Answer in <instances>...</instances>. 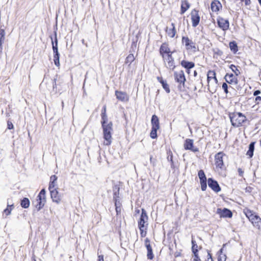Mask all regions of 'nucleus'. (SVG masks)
<instances>
[{
    "instance_id": "nucleus-1",
    "label": "nucleus",
    "mask_w": 261,
    "mask_h": 261,
    "mask_svg": "<svg viewBox=\"0 0 261 261\" xmlns=\"http://www.w3.org/2000/svg\"><path fill=\"white\" fill-rule=\"evenodd\" d=\"M103 129V142L106 145H110L112 141V133L113 131L112 123L108 121L101 122Z\"/></svg>"
},
{
    "instance_id": "nucleus-2",
    "label": "nucleus",
    "mask_w": 261,
    "mask_h": 261,
    "mask_svg": "<svg viewBox=\"0 0 261 261\" xmlns=\"http://www.w3.org/2000/svg\"><path fill=\"white\" fill-rule=\"evenodd\" d=\"M148 216L145 211L142 210V213L138 221V227L140 231V235L142 238L146 236L148 226Z\"/></svg>"
},
{
    "instance_id": "nucleus-3",
    "label": "nucleus",
    "mask_w": 261,
    "mask_h": 261,
    "mask_svg": "<svg viewBox=\"0 0 261 261\" xmlns=\"http://www.w3.org/2000/svg\"><path fill=\"white\" fill-rule=\"evenodd\" d=\"M229 118L232 125L239 127L246 121V117L241 113H233L229 115Z\"/></svg>"
},
{
    "instance_id": "nucleus-4",
    "label": "nucleus",
    "mask_w": 261,
    "mask_h": 261,
    "mask_svg": "<svg viewBox=\"0 0 261 261\" xmlns=\"http://www.w3.org/2000/svg\"><path fill=\"white\" fill-rule=\"evenodd\" d=\"M207 76L208 89L211 92H215L218 82L216 77L215 72L213 70H210L207 72Z\"/></svg>"
},
{
    "instance_id": "nucleus-5",
    "label": "nucleus",
    "mask_w": 261,
    "mask_h": 261,
    "mask_svg": "<svg viewBox=\"0 0 261 261\" xmlns=\"http://www.w3.org/2000/svg\"><path fill=\"white\" fill-rule=\"evenodd\" d=\"M246 216L252 223L254 227L258 229L261 228V218L259 216L253 214L250 211H247Z\"/></svg>"
},
{
    "instance_id": "nucleus-6",
    "label": "nucleus",
    "mask_w": 261,
    "mask_h": 261,
    "mask_svg": "<svg viewBox=\"0 0 261 261\" xmlns=\"http://www.w3.org/2000/svg\"><path fill=\"white\" fill-rule=\"evenodd\" d=\"M46 191L44 189H43L40 192L39 195L37 197V201L38 203L36 205L37 211H40L46 202Z\"/></svg>"
},
{
    "instance_id": "nucleus-7",
    "label": "nucleus",
    "mask_w": 261,
    "mask_h": 261,
    "mask_svg": "<svg viewBox=\"0 0 261 261\" xmlns=\"http://www.w3.org/2000/svg\"><path fill=\"white\" fill-rule=\"evenodd\" d=\"M166 67L170 69L173 70L175 67L174 61L171 54L163 55V57Z\"/></svg>"
},
{
    "instance_id": "nucleus-8",
    "label": "nucleus",
    "mask_w": 261,
    "mask_h": 261,
    "mask_svg": "<svg viewBox=\"0 0 261 261\" xmlns=\"http://www.w3.org/2000/svg\"><path fill=\"white\" fill-rule=\"evenodd\" d=\"M174 75L176 82L179 84V87H180L182 85V87H184L186 80L184 71L182 70H180L178 72H175Z\"/></svg>"
},
{
    "instance_id": "nucleus-9",
    "label": "nucleus",
    "mask_w": 261,
    "mask_h": 261,
    "mask_svg": "<svg viewBox=\"0 0 261 261\" xmlns=\"http://www.w3.org/2000/svg\"><path fill=\"white\" fill-rule=\"evenodd\" d=\"M182 42L185 44L187 50H192L194 51L196 50L195 43L187 37H182Z\"/></svg>"
},
{
    "instance_id": "nucleus-10",
    "label": "nucleus",
    "mask_w": 261,
    "mask_h": 261,
    "mask_svg": "<svg viewBox=\"0 0 261 261\" xmlns=\"http://www.w3.org/2000/svg\"><path fill=\"white\" fill-rule=\"evenodd\" d=\"M191 15L192 26L193 27H196L198 25L200 19V16L198 14V11L195 9L192 10L191 13Z\"/></svg>"
},
{
    "instance_id": "nucleus-11",
    "label": "nucleus",
    "mask_w": 261,
    "mask_h": 261,
    "mask_svg": "<svg viewBox=\"0 0 261 261\" xmlns=\"http://www.w3.org/2000/svg\"><path fill=\"white\" fill-rule=\"evenodd\" d=\"M217 23L218 26L223 31L228 30L229 27V23L227 19H225L222 17H219L217 18Z\"/></svg>"
},
{
    "instance_id": "nucleus-12",
    "label": "nucleus",
    "mask_w": 261,
    "mask_h": 261,
    "mask_svg": "<svg viewBox=\"0 0 261 261\" xmlns=\"http://www.w3.org/2000/svg\"><path fill=\"white\" fill-rule=\"evenodd\" d=\"M216 213L217 214L219 215L221 218H231L232 216L231 212L229 210L226 208H224L223 209L218 208L217 210Z\"/></svg>"
},
{
    "instance_id": "nucleus-13",
    "label": "nucleus",
    "mask_w": 261,
    "mask_h": 261,
    "mask_svg": "<svg viewBox=\"0 0 261 261\" xmlns=\"http://www.w3.org/2000/svg\"><path fill=\"white\" fill-rule=\"evenodd\" d=\"M184 148L186 150H191L193 152L198 151V149L194 147L193 146V140L190 139H187L184 143Z\"/></svg>"
},
{
    "instance_id": "nucleus-14",
    "label": "nucleus",
    "mask_w": 261,
    "mask_h": 261,
    "mask_svg": "<svg viewBox=\"0 0 261 261\" xmlns=\"http://www.w3.org/2000/svg\"><path fill=\"white\" fill-rule=\"evenodd\" d=\"M224 155V154L222 152H220L215 155V165L217 167L221 168L223 166V157Z\"/></svg>"
},
{
    "instance_id": "nucleus-15",
    "label": "nucleus",
    "mask_w": 261,
    "mask_h": 261,
    "mask_svg": "<svg viewBox=\"0 0 261 261\" xmlns=\"http://www.w3.org/2000/svg\"><path fill=\"white\" fill-rule=\"evenodd\" d=\"M208 186L215 192L218 193L221 191V188L217 181L213 180L212 178H208L207 180Z\"/></svg>"
},
{
    "instance_id": "nucleus-16",
    "label": "nucleus",
    "mask_w": 261,
    "mask_h": 261,
    "mask_svg": "<svg viewBox=\"0 0 261 261\" xmlns=\"http://www.w3.org/2000/svg\"><path fill=\"white\" fill-rule=\"evenodd\" d=\"M145 246L147 250V257L149 259H152L153 257L152 247L150 244V240L148 238H146L145 240Z\"/></svg>"
},
{
    "instance_id": "nucleus-17",
    "label": "nucleus",
    "mask_w": 261,
    "mask_h": 261,
    "mask_svg": "<svg viewBox=\"0 0 261 261\" xmlns=\"http://www.w3.org/2000/svg\"><path fill=\"white\" fill-rule=\"evenodd\" d=\"M115 95L117 99L120 101L125 102L129 100L128 95L124 92L116 90L115 91Z\"/></svg>"
},
{
    "instance_id": "nucleus-18",
    "label": "nucleus",
    "mask_w": 261,
    "mask_h": 261,
    "mask_svg": "<svg viewBox=\"0 0 261 261\" xmlns=\"http://www.w3.org/2000/svg\"><path fill=\"white\" fill-rule=\"evenodd\" d=\"M51 198L53 202L57 203H59L61 201V198L60 195L59 194V192L57 190H54L50 191Z\"/></svg>"
},
{
    "instance_id": "nucleus-19",
    "label": "nucleus",
    "mask_w": 261,
    "mask_h": 261,
    "mask_svg": "<svg viewBox=\"0 0 261 261\" xmlns=\"http://www.w3.org/2000/svg\"><path fill=\"white\" fill-rule=\"evenodd\" d=\"M224 79L225 81L228 83L234 84H237L238 83V80L236 77V75H234L232 73H227L225 75Z\"/></svg>"
},
{
    "instance_id": "nucleus-20",
    "label": "nucleus",
    "mask_w": 261,
    "mask_h": 261,
    "mask_svg": "<svg viewBox=\"0 0 261 261\" xmlns=\"http://www.w3.org/2000/svg\"><path fill=\"white\" fill-rule=\"evenodd\" d=\"M160 53L162 57L163 55L171 54L168 45L166 43H163L161 45L160 49Z\"/></svg>"
},
{
    "instance_id": "nucleus-21",
    "label": "nucleus",
    "mask_w": 261,
    "mask_h": 261,
    "mask_svg": "<svg viewBox=\"0 0 261 261\" xmlns=\"http://www.w3.org/2000/svg\"><path fill=\"white\" fill-rule=\"evenodd\" d=\"M151 126L152 128H160L159 120L157 116L153 115L151 118Z\"/></svg>"
},
{
    "instance_id": "nucleus-22",
    "label": "nucleus",
    "mask_w": 261,
    "mask_h": 261,
    "mask_svg": "<svg viewBox=\"0 0 261 261\" xmlns=\"http://www.w3.org/2000/svg\"><path fill=\"white\" fill-rule=\"evenodd\" d=\"M221 7V4L219 1H214L211 4V9L213 12H218Z\"/></svg>"
},
{
    "instance_id": "nucleus-23",
    "label": "nucleus",
    "mask_w": 261,
    "mask_h": 261,
    "mask_svg": "<svg viewBox=\"0 0 261 261\" xmlns=\"http://www.w3.org/2000/svg\"><path fill=\"white\" fill-rule=\"evenodd\" d=\"M172 28L168 29V28L166 29V32L168 34V35L171 37L173 38L176 34V30L175 28V24L174 23H171Z\"/></svg>"
},
{
    "instance_id": "nucleus-24",
    "label": "nucleus",
    "mask_w": 261,
    "mask_h": 261,
    "mask_svg": "<svg viewBox=\"0 0 261 261\" xmlns=\"http://www.w3.org/2000/svg\"><path fill=\"white\" fill-rule=\"evenodd\" d=\"M181 65L184 68L190 69L194 67L195 64L192 62H189L185 60H183L181 62Z\"/></svg>"
},
{
    "instance_id": "nucleus-25",
    "label": "nucleus",
    "mask_w": 261,
    "mask_h": 261,
    "mask_svg": "<svg viewBox=\"0 0 261 261\" xmlns=\"http://www.w3.org/2000/svg\"><path fill=\"white\" fill-rule=\"evenodd\" d=\"M157 79L159 82L162 84L163 88L165 90L167 93H169L170 92V89L167 83L165 82L162 77H158Z\"/></svg>"
},
{
    "instance_id": "nucleus-26",
    "label": "nucleus",
    "mask_w": 261,
    "mask_h": 261,
    "mask_svg": "<svg viewBox=\"0 0 261 261\" xmlns=\"http://www.w3.org/2000/svg\"><path fill=\"white\" fill-rule=\"evenodd\" d=\"M254 149V143L252 142L249 145V149L246 153V155L249 158H252L253 155V151Z\"/></svg>"
},
{
    "instance_id": "nucleus-27",
    "label": "nucleus",
    "mask_w": 261,
    "mask_h": 261,
    "mask_svg": "<svg viewBox=\"0 0 261 261\" xmlns=\"http://www.w3.org/2000/svg\"><path fill=\"white\" fill-rule=\"evenodd\" d=\"M190 7L189 4L187 1L182 2L181 5V14H184Z\"/></svg>"
},
{
    "instance_id": "nucleus-28",
    "label": "nucleus",
    "mask_w": 261,
    "mask_h": 261,
    "mask_svg": "<svg viewBox=\"0 0 261 261\" xmlns=\"http://www.w3.org/2000/svg\"><path fill=\"white\" fill-rule=\"evenodd\" d=\"M226 244L223 245L222 248L219 251V255L218 257V261H226V256L225 254L223 253V248L225 246Z\"/></svg>"
},
{
    "instance_id": "nucleus-29",
    "label": "nucleus",
    "mask_w": 261,
    "mask_h": 261,
    "mask_svg": "<svg viewBox=\"0 0 261 261\" xmlns=\"http://www.w3.org/2000/svg\"><path fill=\"white\" fill-rule=\"evenodd\" d=\"M51 40L53 39L51 38ZM52 46H53V50L54 54H59L58 50V40L57 37H56L55 42L52 40Z\"/></svg>"
},
{
    "instance_id": "nucleus-30",
    "label": "nucleus",
    "mask_w": 261,
    "mask_h": 261,
    "mask_svg": "<svg viewBox=\"0 0 261 261\" xmlns=\"http://www.w3.org/2000/svg\"><path fill=\"white\" fill-rule=\"evenodd\" d=\"M21 205L23 208H28L30 205V201L28 198H24L21 201Z\"/></svg>"
},
{
    "instance_id": "nucleus-31",
    "label": "nucleus",
    "mask_w": 261,
    "mask_h": 261,
    "mask_svg": "<svg viewBox=\"0 0 261 261\" xmlns=\"http://www.w3.org/2000/svg\"><path fill=\"white\" fill-rule=\"evenodd\" d=\"M229 47L231 51L233 53H236L238 51V46L237 43L233 41L229 43Z\"/></svg>"
},
{
    "instance_id": "nucleus-32",
    "label": "nucleus",
    "mask_w": 261,
    "mask_h": 261,
    "mask_svg": "<svg viewBox=\"0 0 261 261\" xmlns=\"http://www.w3.org/2000/svg\"><path fill=\"white\" fill-rule=\"evenodd\" d=\"M135 60L134 56L133 54H129L125 59V63L130 65Z\"/></svg>"
},
{
    "instance_id": "nucleus-33",
    "label": "nucleus",
    "mask_w": 261,
    "mask_h": 261,
    "mask_svg": "<svg viewBox=\"0 0 261 261\" xmlns=\"http://www.w3.org/2000/svg\"><path fill=\"white\" fill-rule=\"evenodd\" d=\"M101 118H102V121L101 122H106L108 121V118L106 114V107L105 106L103 108L102 112L101 113Z\"/></svg>"
},
{
    "instance_id": "nucleus-34",
    "label": "nucleus",
    "mask_w": 261,
    "mask_h": 261,
    "mask_svg": "<svg viewBox=\"0 0 261 261\" xmlns=\"http://www.w3.org/2000/svg\"><path fill=\"white\" fill-rule=\"evenodd\" d=\"M59 56H60L59 54H54V61L55 64L57 67H59L60 66Z\"/></svg>"
},
{
    "instance_id": "nucleus-35",
    "label": "nucleus",
    "mask_w": 261,
    "mask_h": 261,
    "mask_svg": "<svg viewBox=\"0 0 261 261\" xmlns=\"http://www.w3.org/2000/svg\"><path fill=\"white\" fill-rule=\"evenodd\" d=\"M159 129L158 128H151V130L150 134V136L152 139H155L157 137V130Z\"/></svg>"
},
{
    "instance_id": "nucleus-36",
    "label": "nucleus",
    "mask_w": 261,
    "mask_h": 261,
    "mask_svg": "<svg viewBox=\"0 0 261 261\" xmlns=\"http://www.w3.org/2000/svg\"><path fill=\"white\" fill-rule=\"evenodd\" d=\"M198 175L200 179V180H202V179H203V180L206 179L205 173L202 170H200L199 171V172L198 173Z\"/></svg>"
},
{
    "instance_id": "nucleus-37",
    "label": "nucleus",
    "mask_w": 261,
    "mask_h": 261,
    "mask_svg": "<svg viewBox=\"0 0 261 261\" xmlns=\"http://www.w3.org/2000/svg\"><path fill=\"white\" fill-rule=\"evenodd\" d=\"M192 250L193 253H195V252H198V246L196 244V242L193 240H192Z\"/></svg>"
},
{
    "instance_id": "nucleus-38",
    "label": "nucleus",
    "mask_w": 261,
    "mask_h": 261,
    "mask_svg": "<svg viewBox=\"0 0 261 261\" xmlns=\"http://www.w3.org/2000/svg\"><path fill=\"white\" fill-rule=\"evenodd\" d=\"M13 206V204H12V205L8 204V207L4 210V212L5 214H6V215L7 216H8L11 214V212L13 208H12Z\"/></svg>"
},
{
    "instance_id": "nucleus-39",
    "label": "nucleus",
    "mask_w": 261,
    "mask_h": 261,
    "mask_svg": "<svg viewBox=\"0 0 261 261\" xmlns=\"http://www.w3.org/2000/svg\"><path fill=\"white\" fill-rule=\"evenodd\" d=\"M200 185H201V188L202 191H205L207 188V185H206V179L202 180H200Z\"/></svg>"
},
{
    "instance_id": "nucleus-40",
    "label": "nucleus",
    "mask_w": 261,
    "mask_h": 261,
    "mask_svg": "<svg viewBox=\"0 0 261 261\" xmlns=\"http://www.w3.org/2000/svg\"><path fill=\"white\" fill-rule=\"evenodd\" d=\"M230 68L231 70L236 74V75L237 76L240 74V71L238 69L237 67L234 65H231L230 66Z\"/></svg>"
},
{
    "instance_id": "nucleus-41",
    "label": "nucleus",
    "mask_w": 261,
    "mask_h": 261,
    "mask_svg": "<svg viewBox=\"0 0 261 261\" xmlns=\"http://www.w3.org/2000/svg\"><path fill=\"white\" fill-rule=\"evenodd\" d=\"M56 182H54V181H50L48 189L50 191L56 190Z\"/></svg>"
},
{
    "instance_id": "nucleus-42",
    "label": "nucleus",
    "mask_w": 261,
    "mask_h": 261,
    "mask_svg": "<svg viewBox=\"0 0 261 261\" xmlns=\"http://www.w3.org/2000/svg\"><path fill=\"white\" fill-rule=\"evenodd\" d=\"M5 32L4 29L1 28L0 30V40L4 41L5 39Z\"/></svg>"
},
{
    "instance_id": "nucleus-43",
    "label": "nucleus",
    "mask_w": 261,
    "mask_h": 261,
    "mask_svg": "<svg viewBox=\"0 0 261 261\" xmlns=\"http://www.w3.org/2000/svg\"><path fill=\"white\" fill-rule=\"evenodd\" d=\"M222 88L224 90V91L226 94H227L228 93V86L226 83H223Z\"/></svg>"
},
{
    "instance_id": "nucleus-44",
    "label": "nucleus",
    "mask_w": 261,
    "mask_h": 261,
    "mask_svg": "<svg viewBox=\"0 0 261 261\" xmlns=\"http://www.w3.org/2000/svg\"><path fill=\"white\" fill-rule=\"evenodd\" d=\"M115 206H116V211L117 212V214H118V213L120 212L121 208L119 206V203L117 202V201L115 202Z\"/></svg>"
},
{
    "instance_id": "nucleus-45",
    "label": "nucleus",
    "mask_w": 261,
    "mask_h": 261,
    "mask_svg": "<svg viewBox=\"0 0 261 261\" xmlns=\"http://www.w3.org/2000/svg\"><path fill=\"white\" fill-rule=\"evenodd\" d=\"M193 254H194L193 261H200V259L198 255L197 252H195V253H193Z\"/></svg>"
},
{
    "instance_id": "nucleus-46",
    "label": "nucleus",
    "mask_w": 261,
    "mask_h": 261,
    "mask_svg": "<svg viewBox=\"0 0 261 261\" xmlns=\"http://www.w3.org/2000/svg\"><path fill=\"white\" fill-rule=\"evenodd\" d=\"M7 125H8V128L9 129H11L13 128V125L12 124V123L9 121H8L7 122Z\"/></svg>"
},
{
    "instance_id": "nucleus-47",
    "label": "nucleus",
    "mask_w": 261,
    "mask_h": 261,
    "mask_svg": "<svg viewBox=\"0 0 261 261\" xmlns=\"http://www.w3.org/2000/svg\"><path fill=\"white\" fill-rule=\"evenodd\" d=\"M242 1L244 2L245 5L246 6H250L251 5V0H242Z\"/></svg>"
},
{
    "instance_id": "nucleus-48",
    "label": "nucleus",
    "mask_w": 261,
    "mask_h": 261,
    "mask_svg": "<svg viewBox=\"0 0 261 261\" xmlns=\"http://www.w3.org/2000/svg\"><path fill=\"white\" fill-rule=\"evenodd\" d=\"M50 181H54V182H56L57 180V177L55 175H54L50 176Z\"/></svg>"
},
{
    "instance_id": "nucleus-49",
    "label": "nucleus",
    "mask_w": 261,
    "mask_h": 261,
    "mask_svg": "<svg viewBox=\"0 0 261 261\" xmlns=\"http://www.w3.org/2000/svg\"><path fill=\"white\" fill-rule=\"evenodd\" d=\"M238 173H239V175L240 176H243V173H244V171L241 168H239L238 169Z\"/></svg>"
},
{
    "instance_id": "nucleus-50",
    "label": "nucleus",
    "mask_w": 261,
    "mask_h": 261,
    "mask_svg": "<svg viewBox=\"0 0 261 261\" xmlns=\"http://www.w3.org/2000/svg\"><path fill=\"white\" fill-rule=\"evenodd\" d=\"M255 102L257 103H258V102L261 101V97L260 96H257L256 98H255Z\"/></svg>"
},
{
    "instance_id": "nucleus-51",
    "label": "nucleus",
    "mask_w": 261,
    "mask_h": 261,
    "mask_svg": "<svg viewBox=\"0 0 261 261\" xmlns=\"http://www.w3.org/2000/svg\"><path fill=\"white\" fill-rule=\"evenodd\" d=\"M98 261H104L103 256L102 255H98Z\"/></svg>"
},
{
    "instance_id": "nucleus-52",
    "label": "nucleus",
    "mask_w": 261,
    "mask_h": 261,
    "mask_svg": "<svg viewBox=\"0 0 261 261\" xmlns=\"http://www.w3.org/2000/svg\"><path fill=\"white\" fill-rule=\"evenodd\" d=\"M260 93V91L259 90H256L254 92L253 95L254 96H257V95Z\"/></svg>"
},
{
    "instance_id": "nucleus-53",
    "label": "nucleus",
    "mask_w": 261,
    "mask_h": 261,
    "mask_svg": "<svg viewBox=\"0 0 261 261\" xmlns=\"http://www.w3.org/2000/svg\"><path fill=\"white\" fill-rule=\"evenodd\" d=\"M197 73L196 71H194V76H196L197 75Z\"/></svg>"
},
{
    "instance_id": "nucleus-54",
    "label": "nucleus",
    "mask_w": 261,
    "mask_h": 261,
    "mask_svg": "<svg viewBox=\"0 0 261 261\" xmlns=\"http://www.w3.org/2000/svg\"><path fill=\"white\" fill-rule=\"evenodd\" d=\"M258 2H259V4H260V6H261V0H258Z\"/></svg>"
}]
</instances>
